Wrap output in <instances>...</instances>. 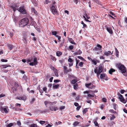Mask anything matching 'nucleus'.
I'll use <instances>...</instances> for the list:
<instances>
[{
  "label": "nucleus",
  "instance_id": "nucleus-1",
  "mask_svg": "<svg viewBox=\"0 0 127 127\" xmlns=\"http://www.w3.org/2000/svg\"><path fill=\"white\" fill-rule=\"evenodd\" d=\"M116 66L123 74L124 76H127V72H126V67L124 65L119 63L116 64Z\"/></svg>",
  "mask_w": 127,
  "mask_h": 127
},
{
  "label": "nucleus",
  "instance_id": "nucleus-2",
  "mask_svg": "<svg viewBox=\"0 0 127 127\" xmlns=\"http://www.w3.org/2000/svg\"><path fill=\"white\" fill-rule=\"evenodd\" d=\"M29 23V20L27 18H23L20 21L19 25L21 27H24L27 25Z\"/></svg>",
  "mask_w": 127,
  "mask_h": 127
},
{
  "label": "nucleus",
  "instance_id": "nucleus-3",
  "mask_svg": "<svg viewBox=\"0 0 127 127\" xmlns=\"http://www.w3.org/2000/svg\"><path fill=\"white\" fill-rule=\"evenodd\" d=\"M17 10L22 14H25L26 13V10L24 8V6L20 7L17 9Z\"/></svg>",
  "mask_w": 127,
  "mask_h": 127
},
{
  "label": "nucleus",
  "instance_id": "nucleus-4",
  "mask_svg": "<svg viewBox=\"0 0 127 127\" xmlns=\"http://www.w3.org/2000/svg\"><path fill=\"white\" fill-rule=\"evenodd\" d=\"M117 95L119 96V99L120 101L124 103H126L127 101L124 98L123 96L121 94L119 93H118Z\"/></svg>",
  "mask_w": 127,
  "mask_h": 127
},
{
  "label": "nucleus",
  "instance_id": "nucleus-5",
  "mask_svg": "<svg viewBox=\"0 0 127 127\" xmlns=\"http://www.w3.org/2000/svg\"><path fill=\"white\" fill-rule=\"evenodd\" d=\"M86 87L89 89H92L95 88V86L92 84L90 83L88 84H86L85 85Z\"/></svg>",
  "mask_w": 127,
  "mask_h": 127
},
{
  "label": "nucleus",
  "instance_id": "nucleus-6",
  "mask_svg": "<svg viewBox=\"0 0 127 127\" xmlns=\"http://www.w3.org/2000/svg\"><path fill=\"white\" fill-rule=\"evenodd\" d=\"M19 7V6L17 3H15L10 6V8L13 9L14 12H15L16 10H17L16 8Z\"/></svg>",
  "mask_w": 127,
  "mask_h": 127
},
{
  "label": "nucleus",
  "instance_id": "nucleus-7",
  "mask_svg": "<svg viewBox=\"0 0 127 127\" xmlns=\"http://www.w3.org/2000/svg\"><path fill=\"white\" fill-rule=\"evenodd\" d=\"M63 68L64 70V74H66L68 72H71L72 71V70L70 68L67 69V68L65 66L63 67Z\"/></svg>",
  "mask_w": 127,
  "mask_h": 127
},
{
  "label": "nucleus",
  "instance_id": "nucleus-8",
  "mask_svg": "<svg viewBox=\"0 0 127 127\" xmlns=\"http://www.w3.org/2000/svg\"><path fill=\"white\" fill-rule=\"evenodd\" d=\"M51 11L53 14L55 15V14H57V11L56 10L55 6L54 5H52L51 7Z\"/></svg>",
  "mask_w": 127,
  "mask_h": 127
},
{
  "label": "nucleus",
  "instance_id": "nucleus-9",
  "mask_svg": "<svg viewBox=\"0 0 127 127\" xmlns=\"http://www.w3.org/2000/svg\"><path fill=\"white\" fill-rule=\"evenodd\" d=\"M97 47H95L94 48L93 50L94 51L100 50L102 49V46L100 44H97Z\"/></svg>",
  "mask_w": 127,
  "mask_h": 127
},
{
  "label": "nucleus",
  "instance_id": "nucleus-10",
  "mask_svg": "<svg viewBox=\"0 0 127 127\" xmlns=\"http://www.w3.org/2000/svg\"><path fill=\"white\" fill-rule=\"evenodd\" d=\"M103 52L104 55L107 56H109L113 54V51L111 53L110 51H103Z\"/></svg>",
  "mask_w": 127,
  "mask_h": 127
},
{
  "label": "nucleus",
  "instance_id": "nucleus-11",
  "mask_svg": "<svg viewBox=\"0 0 127 127\" xmlns=\"http://www.w3.org/2000/svg\"><path fill=\"white\" fill-rule=\"evenodd\" d=\"M50 110L52 111H56L58 109V107L54 106H52L49 107Z\"/></svg>",
  "mask_w": 127,
  "mask_h": 127
},
{
  "label": "nucleus",
  "instance_id": "nucleus-12",
  "mask_svg": "<svg viewBox=\"0 0 127 127\" xmlns=\"http://www.w3.org/2000/svg\"><path fill=\"white\" fill-rule=\"evenodd\" d=\"M106 28L107 30L111 34L113 33V32L112 30L110 27H106Z\"/></svg>",
  "mask_w": 127,
  "mask_h": 127
},
{
  "label": "nucleus",
  "instance_id": "nucleus-13",
  "mask_svg": "<svg viewBox=\"0 0 127 127\" xmlns=\"http://www.w3.org/2000/svg\"><path fill=\"white\" fill-rule=\"evenodd\" d=\"M103 70L102 67L101 65H99V68L98 70L97 71V72H99V73H100L102 72Z\"/></svg>",
  "mask_w": 127,
  "mask_h": 127
},
{
  "label": "nucleus",
  "instance_id": "nucleus-14",
  "mask_svg": "<svg viewBox=\"0 0 127 127\" xmlns=\"http://www.w3.org/2000/svg\"><path fill=\"white\" fill-rule=\"evenodd\" d=\"M94 72L96 74L97 77H99V75L100 73H99V72H97V67H96L94 69Z\"/></svg>",
  "mask_w": 127,
  "mask_h": 127
},
{
  "label": "nucleus",
  "instance_id": "nucleus-15",
  "mask_svg": "<svg viewBox=\"0 0 127 127\" xmlns=\"http://www.w3.org/2000/svg\"><path fill=\"white\" fill-rule=\"evenodd\" d=\"M77 81V79H74L72 80L71 82V84H76V82Z\"/></svg>",
  "mask_w": 127,
  "mask_h": 127
},
{
  "label": "nucleus",
  "instance_id": "nucleus-16",
  "mask_svg": "<svg viewBox=\"0 0 127 127\" xmlns=\"http://www.w3.org/2000/svg\"><path fill=\"white\" fill-rule=\"evenodd\" d=\"M68 40L69 42L71 44L75 45L76 44V43L74 42V40L72 38H69L68 39Z\"/></svg>",
  "mask_w": 127,
  "mask_h": 127
},
{
  "label": "nucleus",
  "instance_id": "nucleus-17",
  "mask_svg": "<svg viewBox=\"0 0 127 127\" xmlns=\"http://www.w3.org/2000/svg\"><path fill=\"white\" fill-rule=\"evenodd\" d=\"M68 77L71 79H77V77L72 74H69L68 75Z\"/></svg>",
  "mask_w": 127,
  "mask_h": 127
},
{
  "label": "nucleus",
  "instance_id": "nucleus-18",
  "mask_svg": "<svg viewBox=\"0 0 127 127\" xmlns=\"http://www.w3.org/2000/svg\"><path fill=\"white\" fill-rule=\"evenodd\" d=\"M82 53V52L80 49H79L76 52L74 53V54L75 55H80V54Z\"/></svg>",
  "mask_w": 127,
  "mask_h": 127
},
{
  "label": "nucleus",
  "instance_id": "nucleus-19",
  "mask_svg": "<svg viewBox=\"0 0 127 127\" xmlns=\"http://www.w3.org/2000/svg\"><path fill=\"white\" fill-rule=\"evenodd\" d=\"M56 55L58 57L60 56L62 54V52L58 51L56 52Z\"/></svg>",
  "mask_w": 127,
  "mask_h": 127
},
{
  "label": "nucleus",
  "instance_id": "nucleus-20",
  "mask_svg": "<svg viewBox=\"0 0 127 127\" xmlns=\"http://www.w3.org/2000/svg\"><path fill=\"white\" fill-rule=\"evenodd\" d=\"M33 62L35 64H36V65L38 63L37 61V58L36 57H35L34 58L33 60Z\"/></svg>",
  "mask_w": 127,
  "mask_h": 127
},
{
  "label": "nucleus",
  "instance_id": "nucleus-21",
  "mask_svg": "<svg viewBox=\"0 0 127 127\" xmlns=\"http://www.w3.org/2000/svg\"><path fill=\"white\" fill-rule=\"evenodd\" d=\"M115 71V70L113 68H111L109 71V72L110 74H112V72H114Z\"/></svg>",
  "mask_w": 127,
  "mask_h": 127
},
{
  "label": "nucleus",
  "instance_id": "nucleus-22",
  "mask_svg": "<svg viewBox=\"0 0 127 127\" xmlns=\"http://www.w3.org/2000/svg\"><path fill=\"white\" fill-rule=\"evenodd\" d=\"M54 71L55 76L56 77H58L59 75L57 70V69H55Z\"/></svg>",
  "mask_w": 127,
  "mask_h": 127
},
{
  "label": "nucleus",
  "instance_id": "nucleus-23",
  "mask_svg": "<svg viewBox=\"0 0 127 127\" xmlns=\"http://www.w3.org/2000/svg\"><path fill=\"white\" fill-rule=\"evenodd\" d=\"M85 16V17L86 16L87 18V19H89L90 18V17L89 16V14H88L85 13L84 14L83 16Z\"/></svg>",
  "mask_w": 127,
  "mask_h": 127
},
{
  "label": "nucleus",
  "instance_id": "nucleus-24",
  "mask_svg": "<svg viewBox=\"0 0 127 127\" xmlns=\"http://www.w3.org/2000/svg\"><path fill=\"white\" fill-rule=\"evenodd\" d=\"M13 125V123H10L8 124H7L6 125V127H11Z\"/></svg>",
  "mask_w": 127,
  "mask_h": 127
},
{
  "label": "nucleus",
  "instance_id": "nucleus-25",
  "mask_svg": "<svg viewBox=\"0 0 127 127\" xmlns=\"http://www.w3.org/2000/svg\"><path fill=\"white\" fill-rule=\"evenodd\" d=\"M1 110L2 112L3 111H3H4L5 113H8V111L6 108H3L1 107Z\"/></svg>",
  "mask_w": 127,
  "mask_h": 127
},
{
  "label": "nucleus",
  "instance_id": "nucleus-26",
  "mask_svg": "<svg viewBox=\"0 0 127 127\" xmlns=\"http://www.w3.org/2000/svg\"><path fill=\"white\" fill-rule=\"evenodd\" d=\"M78 87V85L77 83H76L73 85V88L75 90H76Z\"/></svg>",
  "mask_w": 127,
  "mask_h": 127
},
{
  "label": "nucleus",
  "instance_id": "nucleus-27",
  "mask_svg": "<svg viewBox=\"0 0 127 127\" xmlns=\"http://www.w3.org/2000/svg\"><path fill=\"white\" fill-rule=\"evenodd\" d=\"M115 49L116 51V57H118L119 56V52L118 51V50L117 48H115Z\"/></svg>",
  "mask_w": 127,
  "mask_h": 127
},
{
  "label": "nucleus",
  "instance_id": "nucleus-28",
  "mask_svg": "<svg viewBox=\"0 0 127 127\" xmlns=\"http://www.w3.org/2000/svg\"><path fill=\"white\" fill-rule=\"evenodd\" d=\"M88 108H85L83 110V114H84L86 113L88 111Z\"/></svg>",
  "mask_w": 127,
  "mask_h": 127
},
{
  "label": "nucleus",
  "instance_id": "nucleus-29",
  "mask_svg": "<svg viewBox=\"0 0 127 127\" xmlns=\"http://www.w3.org/2000/svg\"><path fill=\"white\" fill-rule=\"evenodd\" d=\"M19 100H26V96L24 97L22 96L20 97H19Z\"/></svg>",
  "mask_w": 127,
  "mask_h": 127
},
{
  "label": "nucleus",
  "instance_id": "nucleus-30",
  "mask_svg": "<svg viewBox=\"0 0 127 127\" xmlns=\"http://www.w3.org/2000/svg\"><path fill=\"white\" fill-rule=\"evenodd\" d=\"M31 9L32 12H33L34 14H36L37 13V12L34 8H31Z\"/></svg>",
  "mask_w": 127,
  "mask_h": 127
},
{
  "label": "nucleus",
  "instance_id": "nucleus-31",
  "mask_svg": "<svg viewBox=\"0 0 127 127\" xmlns=\"http://www.w3.org/2000/svg\"><path fill=\"white\" fill-rule=\"evenodd\" d=\"M109 111L111 113H113L114 114H116L117 113L116 112V111H114L113 109H110L109 110Z\"/></svg>",
  "mask_w": 127,
  "mask_h": 127
},
{
  "label": "nucleus",
  "instance_id": "nucleus-32",
  "mask_svg": "<svg viewBox=\"0 0 127 127\" xmlns=\"http://www.w3.org/2000/svg\"><path fill=\"white\" fill-rule=\"evenodd\" d=\"M59 84L53 85V88L54 89H57L59 87Z\"/></svg>",
  "mask_w": 127,
  "mask_h": 127
},
{
  "label": "nucleus",
  "instance_id": "nucleus-33",
  "mask_svg": "<svg viewBox=\"0 0 127 127\" xmlns=\"http://www.w3.org/2000/svg\"><path fill=\"white\" fill-rule=\"evenodd\" d=\"M13 47V46L10 44L8 45V48L10 50H11Z\"/></svg>",
  "mask_w": 127,
  "mask_h": 127
},
{
  "label": "nucleus",
  "instance_id": "nucleus-34",
  "mask_svg": "<svg viewBox=\"0 0 127 127\" xmlns=\"http://www.w3.org/2000/svg\"><path fill=\"white\" fill-rule=\"evenodd\" d=\"M3 68H5L8 67H11V66L10 65H4L3 66Z\"/></svg>",
  "mask_w": 127,
  "mask_h": 127
},
{
  "label": "nucleus",
  "instance_id": "nucleus-35",
  "mask_svg": "<svg viewBox=\"0 0 127 127\" xmlns=\"http://www.w3.org/2000/svg\"><path fill=\"white\" fill-rule=\"evenodd\" d=\"M105 73H103L101 74L100 76V78L101 79L102 78L105 77Z\"/></svg>",
  "mask_w": 127,
  "mask_h": 127
},
{
  "label": "nucleus",
  "instance_id": "nucleus-36",
  "mask_svg": "<svg viewBox=\"0 0 127 127\" xmlns=\"http://www.w3.org/2000/svg\"><path fill=\"white\" fill-rule=\"evenodd\" d=\"M75 60L76 61V67L77 68H78L79 67H77V64H78L79 62L80 61L78 60H77V59H76Z\"/></svg>",
  "mask_w": 127,
  "mask_h": 127
},
{
  "label": "nucleus",
  "instance_id": "nucleus-37",
  "mask_svg": "<svg viewBox=\"0 0 127 127\" xmlns=\"http://www.w3.org/2000/svg\"><path fill=\"white\" fill-rule=\"evenodd\" d=\"M81 24L83 25V28H85L87 26V25L86 24H84L83 22L82 21L81 22Z\"/></svg>",
  "mask_w": 127,
  "mask_h": 127
},
{
  "label": "nucleus",
  "instance_id": "nucleus-38",
  "mask_svg": "<svg viewBox=\"0 0 127 127\" xmlns=\"http://www.w3.org/2000/svg\"><path fill=\"white\" fill-rule=\"evenodd\" d=\"M88 96L89 97H94V95H92L90 94H88L87 95V99L89 98L88 97Z\"/></svg>",
  "mask_w": 127,
  "mask_h": 127
},
{
  "label": "nucleus",
  "instance_id": "nucleus-39",
  "mask_svg": "<svg viewBox=\"0 0 127 127\" xmlns=\"http://www.w3.org/2000/svg\"><path fill=\"white\" fill-rule=\"evenodd\" d=\"M57 33V32L56 31H53L52 32V35H56Z\"/></svg>",
  "mask_w": 127,
  "mask_h": 127
},
{
  "label": "nucleus",
  "instance_id": "nucleus-40",
  "mask_svg": "<svg viewBox=\"0 0 127 127\" xmlns=\"http://www.w3.org/2000/svg\"><path fill=\"white\" fill-rule=\"evenodd\" d=\"M37 126L36 124H32L30 126V127H36Z\"/></svg>",
  "mask_w": 127,
  "mask_h": 127
},
{
  "label": "nucleus",
  "instance_id": "nucleus-41",
  "mask_svg": "<svg viewBox=\"0 0 127 127\" xmlns=\"http://www.w3.org/2000/svg\"><path fill=\"white\" fill-rule=\"evenodd\" d=\"M51 59L53 61H55L56 60V58H55V57H53L52 56H51Z\"/></svg>",
  "mask_w": 127,
  "mask_h": 127
},
{
  "label": "nucleus",
  "instance_id": "nucleus-42",
  "mask_svg": "<svg viewBox=\"0 0 127 127\" xmlns=\"http://www.w3.org/2000/svg\"><path fill=\"white\" fill-rule=\"evenodd\" d=\"M83 62H80L79 63V66L80 67H82L83 66Z\"/></svg>",
  "mask_w": 127,
  "mask_h": 127
},
{
  "label": "nucleus",
  "instance_id": "nucleus-43",
  "mask_svg": "<svg viewBox=\"0 0 127 127\" xmlns=\"http://www.w3.org/2000/svg\"><path fill=\"white\" fill-rule=\"evenodd\" d=\"M79 124V123L78 122L76 121L73 123V125L74 126H76L78 125Z\"/></svg>",
  "mask_w": 127,
  "mask_h": 127
},
{
  "label": "nucleus",
  "instance_id": "nucleus-44",
  "mask_svg": "<svg viewBox=\"0 0 127 127\" xmlns=\"http://www.w3.org/2000/svg\"><path fill=\"white\" fill-rule=\"evenodd\" d=\"M68 61L69 62H73V60L71 58H69L68 60Z\"/></svg>",
  "mask_w": 127,
  "mask_h": 127
},
{
  "label": "nucleus",
  "instance_id": "nucleus-45",
  "mask_svg": "<svg viewBox=\"0 0 127 127\" xmlns=\"http://www.w3.org/2000/svg\"><path fill=\"white\" fill-rule=\"evenodd\" d=\"M29 64L30 65L32 66L36 65V64H35L33 62H31V63H29Z\"/></svg>",
  "mask_w": 127,
  "mask_h": 127
},
{
  "label": "nucleus",
  "instance_id": "nucleus-46",
  "mask_svg": "<svg viewBox=\"0 0 127 127\" xmlns=\"http://www.w3.org/2000/svg\"><path fill=\"white\" fill-rule=\"evenodd\" d=\"M114 108L115 110H116L117 109V105L116 104H114L113 105Z\"/></svg>",
  "mask_w": 127,
  "mask_h": 127
},
{
  "label": "nucleus",
  "instance_id": "nucleus-47",
  "mask_svg": "<svg viewBox=\"0 0 127 127\" xmlns=\"http://www.w3.org/2000/svg\"><path fill=\"white\" fill-rule=\"evenodd\" d=\"M115 118V117L114 114L112 115V117L110 118V119L111 120H113Z\"/></svg>",
  "mask_w": 127,
  "mask_h": 127
},
{
  "label": "nucleus",
  "instance_id": "nucleus-48",
  "mask_svg": "<svg viewBox=\"0 0 127 127\" xmlns=\"http://www.w3.org/2000/svg\"><path fill=\"white\" fill-rule=\"evenodd\" d=\"M94 123L96 126H98V124L96 121H95L94 122Z\"/></svg>",
  "mask_w": 127,
  "mask_h": 127
},
{
  "label": "nucleus",
  "instance_id": "nucleus-49",
  "mask_svg": "<svg viewBox=\"0 0 127 127\" xmlns=\"http://www.w3.org/2000/svg\"><path fill=\"white\" fill-rule=\"evenodd\" d=\"M92 62L95 65H96L97 63L95 60H92Z\"/></svg>",
  "mask_w": 127,
  "mask_h": 127
},
{
  "label": "nucleus",
  "instance_id": "nucleus-50",
  "mask_svg": "<svg viewBox=\"0 0 127 127\" xmlns=\"http://www.w3.org/2000/svg\"><path fill=\"white\" fill-rule=\"evenodd\" d=\"M60 81V80L59 79L55 80L54 82L55 83H57L59 82Z\"/></svg>",
  "mask_w": 127,
  "mask_h": 127
},
{
  "label": "nucleus",
  "instance_id": "nucleus-51",
  "mask_svg": "<svg viewBox=\"0 0 127 127\" xmlns=\"http://www.w3.org/2000/svg\"><path fill=\"white\" fill-rule=\"evenodd\" d=\"M83 18H84L85 20L86 21L88 22H91L89 20H88L87 19L86 17H85V16H83Z\"/></svg>",
  "mask_w": 127,
  "mask_h": 127
},
{
  "label": "nucleus",
  "instance_id": "nucleus-52",
  "mask_svg": "<svg viewBox=\"0 0 127 127\" xmlns=\"http://www.w3.org/2000/svg\"><path fill=\"white\" fill-rule=\"evenodd\" d=\"M39 123L40 124L42 125L45 123V121H41L39 122Z\"/></svg>",
  "mask_w": 127,
  "mask_h": 127
},
{
  "label": "nucleus",
  "instance_id": "nucleus-53",
  "mask_svg": "<svg viewBox=\"0 0 127 127\" xmlns=\"http://www.w3.org/2000/svg\"><path fill=\"white\" fill-rule=\"evenodd\" d=\"M77 58H79V59H81V60H84V58L81 57V56H78L77 57Z\"/></svg>",
  "mask_w": 127,
  "mask_h": 127
},
{
  "label": "nucleus",
  "instance_id": "nucleus-54",
  "mask_svg": "<svg viewBox=\"0 0 127 127\" xmlns=\"http://www.w3.org/2000/svg\"><path fill=\"white\" fill-rule=\"evenodd\" d=\"M11 89L12 90H13V93H14V91H16V89L14 87L11 88Z\"/></svg>",
  "mask_w": 127,
  "mask_h": 127
},
{
  "label": "nucleus",
  "instance_id": "nucleus-55",
  "mask_svg": "<svg viewBox=\"0 0 127 127\" xmlns=\"http://www.w3.org/2000/svg\"><path fill=\"white\" fill-rule=\"evenodd\" d=\"M73 62H69L68 63V64L70 67L72 66L73 65Z\"/></svg>",
  "mask_w": 127,
  "mask_h": 127
},
{
  "label": "nucleus",
  "instance_id": "nucleus-56",
  "mask_svg": "<svg viewBox=\"0 0 127 127\" xmlns=\"http://www.w3.org/2000/svg\"><path fill=\"white\" fill-rule=\"evenodd\" d=\"M105 106L104 105L102 104L100 105V108L101 109H102Z\"/></svg>",
  "mask_w": 127,
  "mask_h": 127
},
{
  "label": "nucleus",
  "instance_id": "nucleus-57",
  "mask_svg": "<svg viewBox=\"0 0 127 127\" xmlns=\"http://www.w3.org/2000/svg\"><path fill=\"white\" fill-rule=\"evenodd\" d=\"M102 100L103 102H107V99L104 98H103L102 99Z\"/></svg>",
  "mask_w": 127,
  "mask_h": 127
},
{
  "label": "nucleus",
  "instance_id": "nucleus-58",
  "mask_svg": "<svg viewBox=\"0 0 127 127\" xmlns=\"http://www.w3.org/2000/svg\"><path fill=\"white\" fill-rule=\"evenodd\" d=\"M1 61L2 62H7V60L1 59Z\"/></svg>",
  "mask_w": 127,
  "mask_h": 127
},
{
  "label": "nucleus",
  "instance_id": "nucleus-59",
  "mask_svg": "<svg viewBox=\"0 0 127 127\" xmlns=\"http://www.w3.org/2000/svg\"><path fill=\"white\" fill-rule=\"evenodd\" d=\"M73 48V46L72 45L70 46L69 47V48L70 50H72Z\"/></svg>",
  "mask_w": 127,
  "mask_h": 127
},
{
  "label": "nucleus",
  "instance_id": "nucleus-60",
  "mask_svg": "<svg viewBox=\"0 0 127 127\" xmlns=\"http://www.w3.org/2000/svg\"><path fill=\"white\" fill-rule=\"evenodd\" d=\"M17 125L18 126H20L21 125V123L20 122V121H18V122H17Z\"/></svg>",
  "mask_w": 127,
  "mask_h": 127
},
{
  "label": "nucleus",
  "instance_id": "nucleus-61",
  "mask_svg": "<svg viewBox=\"0 0 127 127\" xmlns=\"http://www.w3.org/2000/svg\"><path fill=\"white\" fill-rule=\"evenodd\" d=\"M59 62L60 63L62 64L64 62V60H59Z\"/></svg>",
  "mask_w": 127,
  "mask_h": 127
},
{
  "label": "nucleus",
  "instance_id": "nucleus-62",
  "mask_svg": "<svg viewBox=\"0 0 127 127\" xmlns=\"http://www.w3.org/2000/svg\"><path fill=\"white\" fill-rule=\"evenodd\" d=\"M65 108V106H61L60 108V109L61 110H62L63 109H64Z\"/></svg>",
  "mask_w": 127,
  "mask_h": 127
},
{
  "label": "nucleus",
  "instance_id": "nucleus-63",
  "mask_svg": "<svg viewBox=\"0 0 127 127\" xmlns=\"http://www.w3.org/2000/svg\"><path fill=\"white\" fill-rule=\"evenodd\" d=\"M9 34L10 35V37H11L13 36V33L10 32H9Z\"/></svg>",
  "mask_w": 127,
  "mask_h": 127
},
{
  "label": "nucleus",
  "instance_id": "nucleus-64",
  "mask_svg": "<svg viewBox=\"0 0 127 127\" xmlns=\"http://www.w3.org/2000/svg\"><path fill=\"white\" fill-rule=\"evenodd\" d=\"M125 92V90H121L120 91V93L121 94H123Z\"/></svg>",
  "mask_w": 127,
  "mask_h": 127
}]
</instances>
